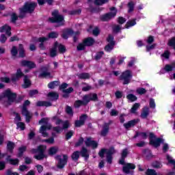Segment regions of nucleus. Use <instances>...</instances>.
Masks as SVG:
<instances>
[{"instance_id":"1","label":"nucleus","mask_w":175,"mask_h":175,"mask_svg":"<svg viewBox=\"0 0 175 175\" xmlns=\"http://www.w3.org/2000/svg\"><path fill=\"white\" fill-rule=\"evenodd\" d=\"M49 121V118H45L44 120V129L45 131L47 129H53V131H54L55 132H56L57 133H59V132H62V131H64V129H68V128H69L70 126V124H69V121H64L63 122L62 120L57 118L55 119V124L56 125H62V127H51V124H50V123L48 122Z\"/></svg>"},{"instance_id":"2","label":"nucleus","mask_w":175,"mask_h":175,"mask_svg":"<svg viewBox=\"0 0 175 175\" xmlns=\"http://www.w3.org/2000/svg\"><path fill=\"white\" fill-rule=\"evenodd\" d=\"M3 98H8V100L4 102V105L9 106L16 100L17 95L15 93H12L10 90H7L4 92H3L1 95H0V100H1V99H3Z\"/></svg>"},{"instance_id":"3","label":"nucleus","mask_w":175,"mask_h":175,"mask_svg":"<svg viewBox=\"0 0 175 175\" xmlns=\"http://www.w3.org/2000/svg\"><path fill=\"white\" fill-rule=\"evenodd\" d=\"M116 151L114 150V148H111L109 149H101V150L99 152L98 155L101 158H103L105 157V154H107V162L108 163H111V161H113V154H116Z\"/></svg>"},{"instance_id":"4","label":"nucleus","mask_w":175,"mask_h":175,"mask_svg":"<svg viewBox=\"0 0 175 175\" xmlns=\"http://www.w3.org/2000/svg\"><path fill=\"white\" fill-rule=\"evenodd\" d=\"M36 8V3H26L23 8H20V17H24L25 13H32Z\"/></svg>"},{"instance_id":"5","label":"nucleus","mask_w":175,"mask_h":175,"mask_svg":"<svg viewBox=\"0 0 175 175\" xmlns=\"http://www.w3.org/2000/svg\"><path fill=\"white\" fill-rule=\"evenodd\" d=\"M52 15L54 18H49L51 23H57L59 25H64V24H65V20H64V16L62 15L58 14L57 10L53 11L52 12Z\"/></svg>"},{"instance_id":"6","label":"nucleus","mask_w":175,"mask_h":175,"mask_svg":"<svg viewBox=\"0 0 175 175\" xmlns=\"http://www.w3.org/2000/svg\"><path fill=\"white\" fill-rule=\"evenodd\" d=\"M57 167L59 169H62L65 167V165L68 163V155L66 154H62L56 156L55 157Z\"/></svg>"},{"instance_id":"7","label":"nucleus","mask_w":175,"mask_h":175,"mask_svg":"<svg viewBox=\"0 0 175 175\" xmlns=\"http://www.w3.org/2000/svg\"><path fill=\"white\" fill-rule=\"evenodd\" d=\"M30 103H31L28 100L25 101L22 108V114L23 116H25L26 118V122H29V121H31V118H32V113L29 112L28 109H27V106H29Z\"/></svg>"},{"instance_id":"8","label":"nucleus","mask_w":175,"mask_h":175,"mask_svg":"<svg viewBox=\"0 0 175 175\" xmlns=\"http://www.w3.org/2000/svg\"><path fill=\"white\" fill-rule=\"evenodd\" d=\"M110 13L106 14L101 16V20L103 21H109V20H111V18H113V17H116L117 14V9L116 8H110Z\"/></svg>"},{"instance_id":"9","label":"nucleus","mask_w":175,"mask_h":175,"mask_svg":"<svg viewBox=\"0 0 175 175\" xmlns=\"http://www.w3.org/2000/svg\"><path fill=\"white\" fill-rule=\"evenodd\" d=\"M95 41L92 38H86L83 41V43L79 44L77 46V49L79 51H81V50H84V49H85V46H92V44Z\"/></svg>"},{"instance_id":"10","label":"nucleus","mask_w":175,"mask_h":175,"mask_svg":"<svg viewBox=\"0 0 175 175\" xmlns=\"http://www.w3.org/2000/svg\"><path fill=\"white\" fill-rule=\"evenodd\" d=\"M149 137L150 139V144L154 147H159L161 143H163V139L161 138H155V135L152 133H150Z\"/></svg>"},{"instance_id":"11","label":"nucleus","mask_w":175,"mask_h":175,"mask_svg":"<svg viewBox=\"0 0 175 175\" xmlns=\"http://www.w3.org/2000/svg\"><path fill=\"white\" fill-rule=\"evenodd\" d=\"M113 40L114 37H113V36L109 35L108 36L107 39L108 44L105 48V51H111V50L114 49V44H116V43L114 42Z\"/></svg>"},{"instance_id":"12","label":"nucleus","mask_w":175,"mask_h":175,"mask_svg":"<svg viewBox=\"0 0 175 175\" xmlns=\"http://www.w3.org/2000/svg\"><path fill=\"white\" fill-rule=\"evenodd\" d=\"M131 79H132V74L129 70L125 71L121 75V79L124 80L123 84H129V81H131Z\"/></svg>"},{"instance_id":"13","label":"nucleus","mask_w":175,"mask_h":175,"mask_svg":"<svg viewBox=\"0 0 175 175\" xmlns=\"http://www.w3.org/2000/svg\"><path fill=\"white\" fill-rule=\"evenodd\" d=\"M23 76H24V73H23L21 69L18 68L16 70V73L12 76L11 81H12V83H16V81L20 80Z\"/></svg>"},{"instance_id":"14","label":"nucleus","mask_w":175,"mask_h":175,"mask_svg":"<svg viewBox=\"0 0 175 175\" xmlns=\"http://www.w3.org/2000/svg\"><path fill=\"white\" fill-rule=\"evenodd\" d=\"M96 99H98L96 94H90L83 96L84 103L86 105L91 102V100H96Z\"/></svg>"},{"instance_id":"15","label":"nucleus","mask_w":175,"mask_h":175,"mask_svg":"<svg viewBox=\"0 0 175 175\" xmlns=\"http://www.w3.org/2000/svg\"><path fill=\"white\" fill-rule=\"evenodd\" d=\"M85 144L87 147H92V148H96L98 147V142L92 140V138H87L85 140Z\"/></svg>"},{"instance_id":"16","label":"nucleus","mask_w":175,"mask_h":175,"mask_svg":"<svg viewBox=\"0 0 175 175\" xmlns=\"http://www.w3.org/2000/svg\"><path fill=\"white\" fill-rule=\"evenodd\" d=\"M37 152H38V154L35 156V159L38 160L43 159L44 157V147L40 146L37 150Z\"/></svg>"},{"instance_id":"17","label":"nucleus","mask_w":175,"mask_h":175,"mask_svg":"<svg viewBox=\"0 0 175 175\" xmlns=\"http://www.w3.org/2000/svg\"><path fill=\"white\" fill-rule=\"evenodd\" d=\"M136 166L132 163H126L123 167V172L124 173H126V174H129L131 173V170H133V169H135Z\"/></svg>"},{"instance_id":"18","label":"nucleus","mask_w":175,"mask_h":175,"mask_svg":"<svg viewBox=\"0 0 175 175\" xmlns=\"http://www.w3.org/2000/svg\"><path fill=\"white\" fill-rule=\"evenodd\" d=\"M22 66H27L29 69L36 68V64L31 61L23 60L21 62Z\"/></svg>"},{"instance_id":"19","label":"nucleus","mask_w":175,"mask_h":175,"mask_svg":"<svg viewBox=\"0 0 175 175\" xmlns=\"http://www.w3.org/2000/svg\"><path fill=\"white\" fill-rule=\"evenodd\" d=\"M10 31H12V27L8 25H5L0 28V32H5L8 36H10V35H12V32H10Z\"/></svg>"},{"instance_id":"20","label":"nucleus","mask_w":175,"mask_h":175,"mask_svg":"<svg viewBox=\"0 0 175 175\" xmlns=\"http://www.w3.org/2000/svg\"><path fill=\"white\" fill-rule=\"evenodd\" d=\"M87 119V116L83 115L80 117L79 120L75 121V126L80 127L82 125H84V122H85V120Z\"/></svg>"},{"instance_id":"21","label":"nucleus","mask_w":175,"mask_h":175,"mask_svg":"<svg viewBox=\"0 0 175 175\" xmlns=\"http://www.w3.org/2000/svg\"><path fill=\"white\" fill-rule=\"evenodd\" d=\"M137 122H139V120H133L129 121L126 124H124V128H126V129H129V128H132V126H135V125H136Z\"/></svg>"},{"instance_id":"22","label":"nucleus","mask_w":175,"mask_h":175,"mask_svg":"<svg viewBox=\"0 0 175 175\" xmlns=\"http://www.w3.org/2000/svg\"><path fill=\"white\" fill-rule=\"evenodd\" d=\"M6 161L7 162H8V163H10V165H18V159H12L10 158V156H8V157L6 158Z\"/></svg>"},{"instance_id":"23","label":"nucleus","mask_w":175,"mask_h":175,"mask_svg":"<svg viewBox=\"0 0 175 175\" xmlns=\"http://www.w3.org/2000/svg\"><path fill=\"white\" fill-rule=\"evenodd\" d=\"M72 33L73 31L72 29H67L63 31L62 38H64V39H68Z\"/></svg>"},{"instance_id":"24","label":"nucleus","mask_w":175,"mask_h":175,"mask_svg":"<svg viewBox=\"0 0 175 175\" xmlns=\"http://www.w3.org/2000/svg\"><path fill=\"white\" fill-rule=\"evenodd\" d=\"M23 81H24V84L23 85V88H28V87L31 85V81L29 80V79L27 75L24 76Z\"/></svg>"},{"instance_id":"25","label":"nucleus","mask_w":175,"mask_h":175,"mask_svg":"<svg viewBox=\"0 0 175 175\" xmlns=\"http://www.w3.org/2000/svg\"><path fill=\"white\" fill-rule=\"evenodd\" d=\"M44 118H42L40 121H39V124L42 125L40 129V133L42 135V136H44Z\"/></svg>"},{"instance_id":"26","label":"nucleus","mask_w":175,"mask_h":175,"mask_svg":"<svg viewBox=\"0 0 175 175\" xmlns=\"http://www.w3.org/2000/svg\"><path fill=\"white\" fill-rule=\"evenodd\" d=\"M55 47H57L59 52L62 53H65V51H66V49L65 48V46L62 45V44H58V42H55Z\"/></svg>"},{"instance_id":"27","label":"nucleus","mask_w":175,"mask_h":175,"mask_svg":"<svg viewBox=\"0 0 175 175\" xmlns=\"http://www.w3.org/2000/svg\"><path fill=\"white\" fill-rule=\"evenodd\" d=\"M58 94L55 92H50L48 94V98L51 100H57L58 99Z\"/></svg>"},{"instance_id":"28","label":"nucleus","mask_w":175,"mask_h":175,"mask_svg":"<svg viewBox=\"0 0 175 175\" xmlns=\"http://www.w3.org/2000/svg\"><path fill=\"white\" fill-rule=\"evenodd\" d=\"M37 43L39 44V47L41 50H43L44 49V38L42 37L40 38L37 41Z\"/></svg>"},{"instance_id":"29","label":"nucleus","mask_w":175,"mask_h":175,"mask_svg":"<svg viewBox=\"0 0 175 175\" xmlns=\"http://www.w3.org/2000/svg\"><path fill=\"white\" fill-rule=\"evenodd\" d=\"M166 159H167L168 163H170V165H172L175 169V160L174 159V158L172 157L170 155L167 154Z\"/></svg>"},{"instance_id":"30","label":"nucleus","mask_w":175,"mask_h":175,"mask_svg":"<svg viewBox=\"0 0 175 175\" xmlns=\"http://www.w3.org/2000/svg\"><path fill=\"white\" fill-rule=\"evenodd\" d=\"M58 85H59V81H55L49 83L48 87L49 88H51V90H53L55 88V87H58Z\"/></svg>"},{"instance_id":"31","label":"nucleus","mask_w":175,"mask_h":175,"mask_svg":"<svg viewBox=\"0 0 175 175\" xmlns=\"http://www.w3.org/2000/svg\"><path fill=\"white\" fill-rule=\"evenodd\" d=\"M81 155L85 158V159H88L90 154H88V151L87 149L83 148L81 151Z\"/></svg>"},{"instance_id":"32","label":"nucleus","mask_w":175,"mask_h":175,"mask_svg":"<svg viewBox=\"0 0 175 175\" xmlns=\"http://www.w3.org/2000/svg\"><path fill=\"white\" fill-rule=\"evenodd\" d=\"M148 113H149L148 107H145L141 114L142 118H147V116H148Z\"/></svg>"},{"instance_id":"33","label":"nucleus","mask_w":175,"mask_h":175,"mask_svg":"<svg viewBox=\"0 0 175 175\" xmlns=\"http://www.w3.org/2000/svg\"><path fill=\"white\" fill-rule=\"evenodd\" d=\"M173 69H175V63L172 64V65H166L164 68V70L166 72H172Z\"/></svg>"},{"instance_id":"34","label":"nucleus","mask_w":175,"mask_h":175,"mask_svg":"<svg viewBox=\"0 0 175 175\" xmlns=\"http://www.w3.org/2000/svg\"><path fill=\"white\" fill-rule=\"evenodd\" d=\"M56 152H58V147L54 146L49 150V155H55Z\"/></svg>"},{"instance_id":"35","label":"nucleus","mask_w":175,"mask_h":175,"mask_svg":"<svg viewBox=\"0 0 175 175\" xmlns=\"http://www.w3.org/2000/svg\"><path fill=\"white\" fill-rule=\"evenodd\" d=\"M109 132V124H105L101 132L102 136H106Z\"/></svg>"},{"instance_id":"36","label":"nucleus","mask_w":175,"mask_h":175,"mask_svg":"<svg viewBox=\"0 0 175 175\" xmlns=\"http://www.w3.org/2000/svg\"><path fill=\"white\" fill-rule=\"evenodd\" d=\"M63 92L64 94L63 95L64 98H68V94H70L71 92H73V88H69L67 90H64Z\"/></svg>"},{"instance_id":"37","label":"nucleus","mask_w":175,"mask_h":175,"mask_svg":"<svg viewBox=\"0 0 175 175\" xmlns=\"http://www.w3.org/2000/svg\"><path fill=\"white\" fill-rule=\"evenodd\" d=\"M19 57L21 58L25 57V53H24V47L23 46V44L19 45Z\"/></svg>"},{"instance_id":"38","label":"nucleus","mask_w":175,"mask_h":175,"mask_svg":"<svg viewBox=\"0 0 175 175\" xmlns=\"http://www.w3.org/2000/svg\"><path fill=\"white\" fill-rule=\"evenodd\" d=\"M126 98L129 100H130V102H135V100H137V97L132 94L127 95Z\"/></svg>"},{"instance_id":"39","label":"nucleus","mask_w":175,"mask_h":175,"mask_svg":"<svg viewBox=\"0 0 175 175\" xmlns=\"http://www.w3.org/2000/svg\"><path fill=\"white\" fill-rule=\"evenodd\" d=\"M78 77L79 79H90V74L88 73L83 72V73L79 74Z\"/></svg>"},{"instance_id":"40","label":"nucleus","mask_w":175,"mask_h":175,"mask_svg":"<svg viewBox=\"0 0 175 175\" xmlns=\"http://www.w3.org/2000/svg\"><path fill=\"white\" fill-rule=\"evenodd\" d=\"M139 107H140V104L135 103L131 109V113H136V110H137V109H139Z\"/></svg>"},{"instance_id":"41","label":"nucleus","mask_w":175,"mask_h":175,"mask_svg":"<svg viewBox=\"0 0 175 175\" xmlns=\"http://www.w3.org/2000/svg\"><path fill=\"white\" fill-rule=\"evenodd\" d=\"M57 55V47L55 46V44H54V47L51 49L50 51V56L51 57H55Z\"/></svg>"},{"instance_id":"42","label":"nucleus","mask_w":175,"mask_h":175,"mask_svg":"<svg viewBox=\"0 0 175 175\" xmlns=\"http://www.w3.org/2000/svg\"><path fill=\"white\" fill-rule=\"evenodd\" d=\"M83 105H87L86 103H84V99L83 98V101L79 100H77L75 103V107H80V106H83Z\"/></svg>"},{"instance_id":"43","label":"nucleus","mask_w":175,"mask_h":175,"mask_svg":"<svg viewBox=\"0 0 175 175\" xmlns=\"http://www.w3.org/2000/svg\"><path fill=\"white\" fill-rule=\"evenodd\" d=\"M7 148L10 152H12V151H13V148H14V143L10 142H8L7 144Z\"/></svg>"},{"instance_id":"44","label":"nucleus","mask_w":175,"mask_h":175,"mask_svg":"<svg viewBox=\"0 0 175 175\" xmlns=\"http://www.w3.org/2000/svg\"><path fill=\"white\" fill-rule=\"evenodd\" d=\"M80 157V152H75L72 155V159H73V161H77V159H79Z\"/></svg>"},{"instance_id":"45","label":"nucleus","mask_w":175,"mask_h":175,"mask_svg":"<svg viewBox=\"0 0 175 175\" xmlns=\"http://www.w3.org/2000/svg\"><path fill=\"white\" fill-rule=\"evenodd\" d=\"M134 25H136V21L132 20L129 22H127L126 25V28H129L131 27H133Z\"/></svg>"},{"instance_id":"46","label":"nucleus","mask_w":175,"mask_h":175,"mask_svg":"<svg viewBox=\"0 0 175 175\" xmlns=\"http://www.w3.org/2000/svg\"><path fill=\"white\" fill-rule=\"evenodd\" d=\"M25 150H27V147L25 146H22L19 148L18 157H23V153L24 152V151H25Z\"/></svg>"},{"instance_id":"47","label":"nucleus","mask_w":175,"mask_h":175,"mask_svg":"<svg viewBox=\"0 0 175 175\" xmlns=\"http://www.w3.org/2000/svg\"><path fill=\"white\" fill-rule=\"evenodd\" d=\"M147 92V90L143 88H139L137 89V93H138L139 95H143L144 94H146Z\"/></svg>"},{"instance_id":"48","label":"nucleus","mask_w":175,"mask_h":175,"mask_svg":"<svg viewBox=\"0 0 175 175\" xmlns=\"http://www.w3.org/2000/svg\"><path fill=\"white\" fill-rule=\"evenodd\" d=\"M18 53V51L17 50V48L16 46H13L11 49V54L12 57H16Z\"/></svg>"},{"instance_id":"49","label":"nucleus","mask_w":175,"mask_h":175,"mask_svg":"<svg viewBox=\"0 0 175 175\" xmlns=\"http://www.w3.org/2000/svg\"><path fill=\"white\" fill-rule=\"evenodd\" d=\"M168 46L174 47L175 49V38H171L168 42Z\"/></svg>"},{"instance_id":"50","label":"nucleus","mask_w":175,"mask_h":175,"mask_svg":"<svg viewBox=\"0 0 175 175\" xmlns=\"http://www.w3.org/2000/svg\"><path fill=\"white\" fill-rule=\"evenodd\" d=\"M16 126L21 131H24V129H25V124L23 122H18L16 123Z\"/></svg>"},{"instance_id":"51","label":"nucleus","mask_w":175,"mask_h":175,"mask_svg":"<svg viewBox=\"0 0 175 175\" xmlns=\"http://www.w3.org/2000/svg\"><path fill=\"white\" fill-rule=\"evenodd\" d=\"M44 77H45V79H51L53 77V76L51 75V73L50 72V71L45 70Z\"/></svg>"},{"instance_id":"52","label":"nucleus","mask_w":175,"mask_h":175,"mask_svg":"<svg viewBox=\"0 0 175 175\" xmlns=\"http://www.w3.org/2000/svg\"><path fill=\"white\" fill-rule=\"evenodd\" d=\"M137 136H139L142 139H147V134H146V133H138L134 137H137Z\"/></svg>"},{"instance_id":"53","label":"nucleus","mask_w":175,"mask_h":175,"mask_svg":"<svg viewBox=\"0 0 175 175\" xmlns=\"http://www.w3.org/2000/svg\"><path fill=\"white\" fill-rule=\"evenodd\" d=\"M170 55V52H169V51H165L163 53V54L161 55V57H163V58H165V59H168Z\"/></svg>"},{"instance_id":"54","label":"nucleus","mask_w":175,"mask_h":175,"mask_svg":"<svg viewBox=\"0 0 175 175\" xmlns=\"http://www.w3.org/2000/svg\"><path fill=\"white\" fill-rule=\"evenodd\" d=\"M39 92H38L37 90H31L29 93V96L33 97V96H36L37 94H38Z\"/></svg>"},{"instance_id":"55","label":"nucleus","mask_w":175,"mask_h":175,"mask_svg":"<svg viewBox=\"0 0 175 175\" xmlns=\"http://www.w3.org/2000/svg\"><path fill=\"white\" fill-rule=\"evenodd\" d=\"M135 6V3L133 2H129V12L131 13V12H133V8Z\"/></svg>"},{"instance_id":"56","label":"nucleus","mask_w":175,"mask_h":175,"mask_svg":"<svg viewBox=\"0 0 175 175\" xmlns=\"http://www.w3.org/2000/svg\"><path fill=\"white\" fill-rule=\"evenodd\" d=\"M153 167H155L156 169H161V167H162V164L158 161H156L153 163Z\"/></svg>"},{"instance_id":"57","label":"nucleus","mask_w":175,"mask_h":175,"mask_svg":"<svg viewBox=\"0 0 175 175\" xmlns=\"http://www.w3.org/2000/svg\"><path fill=\"white\" fill-rule=\"evenodd\" d=\"M49 37L54 39V38H58V33L57 32H51L49 34Z\"/></svg>"},{"instance_id":"58","label":"nucleus","mask_w":175,"mask_h":175,"mask_svg":"<svg viewBox=\"0 0 175 175\" xmlns=\"http://www.w3.org/2000/svg\"><path fill=\"white\" fill-rule=\"evenodd\" d=\"M17 18H18V16L16 14L12 13L11 14V19L12 23H16V21H17Z\"/></svg>"},{"instance_id":"59","label":"nucleus","mask_w":175,"mask_h":175,"mask_svg":"<svg viewBox=\"0 0 175 175\" xmlns=\"http://www.w3.org/2000/svg\"><path fill=\"white\" fill-rule=\"evenodd\" d=\"M113 32H120L121 31V26L120 25H115L113 28Z\"/></svg>"},{"instance_id":"60","label":"nucleus","mask_w":175,"mask_h":175,"mask_svg":"<svg viewBox=\"0 0 175 175\" xmlns=\"http://www.w3.org/2000/svg\"><path fill=\"white\" fill-rule=\"evenodd\" d=\"M72 136H73V131H70L66 133V139H67V140H68V139H70V137H72Z\"/></svg>"},{"instance_id":"61","label":"nucleus","mask_w":175,"mask_h":175,"mask_svg":"<svg viewBox=\"0 0 175 175\" xmlns=\"http://www.w3.org/2000/svg\"><path fill=\"white\" fill-rule=\"evenodd\" d=\"M66 111L67 114L72 115L73 114V111H72V107L67 106L66 108Z\"/></svg>"},{"instance_id":"62","label":"nucleus","mask_w":175,"mask_h":175,"mask_svg":"<svg viewBox=\"0 0 175 175\" xmlns=\"http://www.w3.org/2000/svg\"><path fill=\"white\" fill-rule=\"evenodd\" d=\"M8 38H6V36H5L4 34L1 35L0 42L1 43H5V42H6Z\"/></svg>"},{"instance_id":"63","label":"nucleus","mask_w":175,"mask_h":175,"mask_svg":"<svg viewBox=\"0 0 175 175\" xmlns=\"http://www.w3.org/2000/svg\"><path fill=\"white\" fill-rule=\"evenodd\" d=\"M103 57V52H99L96 55V59L98 61V59H100Z\"/></svg>"},{"instance_id":"64","label":"nucleus","mask_w":175,"mask_h":175,"mask_svg":"<svg viewBox=\"0 0 175 175\" xmlns=\"http://www.w3.org/2000/svg\"><path fill=\"white\" fill-rule=\"evenodd\" d=\"M6 174H7V175H18V173H17V172H12V170H8L7 171V172H6Z\"/></svg>"}]
</instances>
